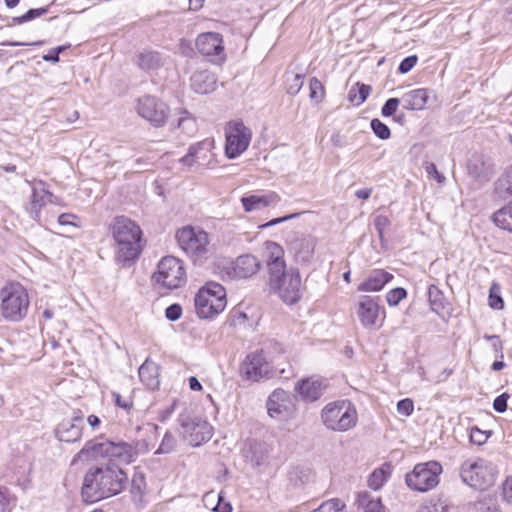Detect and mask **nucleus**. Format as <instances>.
<instances>
[{
    "mask_svg": "<svg viewBox=\"0 0 512 512\" xmlns=\"http://www.w3.org/2000/svg\"><path fill=\"white\" fill-rule=\"evenodd\" d=\"M127 479V474L114 465L91 469L84 477L82 497L93 503L117 495L124 489Z\"/></svg>",
    "mask_w": 512,
    "mask_h": 512,
    "instance_id": "nucleus-1",
    "label": "nucleus"
},
{
    "mask_svg": "<svg viewBox=\"0 0 512 512\" xmlns=\"http://www.w3.org/2000/svg\"><path fill=\"white\" fill-rule=\"evenodd\" d=\"M115 242V259L118 263H129L136 260L142 250L140 227L125 216H117L110 226Z\"/></svg>",
    "mask_w": 512,
    "mask_h": 512,
    "instance_id": "nucleus-2",
    "label": "nucleus"
},
{
    "mask_svg": "<svg viewBox=\"0 0 512 512\" xmlns=\"http://www.w3.org/2000/svg\"><path fill=\"white\" fill-rule=\"evenodd\" d=\"M264 256L267 260L269 279L272 288H299L301 276L297 269L286 270L284 250L276 242L264 243Z\"/></svg>",
    "mask_w": 512,
    "mask_h": 512,
    "instance_id": "nucleus-3",
    "label": "nucleus"
},
{
    "mask_svg": "<svg viewBox=\"0 0 512 512\" xmlns=\"http://www.w3.org/2000/svg\"><path fill=\"white\" fill-rule=\"evenodd\" d=\"M496 475V466L480 457L469 458L460 466L462 481L475 489L486 490L491 487L496 480Z\"/></svg>",
    "mask_w": 512,
    "mask_h": 512,
    "instance_id": "nucleus-4",
    "label": "nucleus"
},
{
    "mask_svg": "<svg viewBox=\"0 0 512 512\" xmlns=\"http://www.w3.org/2000/svg\"><path fill=\"white\" fill-rule=\"evenodd\" d=\"M321 419L328 429L345 432L355 427L358 414L350 401L341 400L327 404L321 411Z\"/></svg>",
    "mask_w": 512,
    "mask_h": 512,
    "instance_id": "nucleus-5",
    "label": "nucleus"
},
{
    "mask_svg": "<svg viewBox=\"0 0 512 512\" xmlns=\"http://www.w3.org/2000/svg\"><path fill=\"white\" fill-rule=\"evenodd\" d=\"M442 471V465L437 461L418 463L405 475V483L411 490L425 493L439 484Z\"/></svg>",
    "mask_w": 512,
    "mask_h": 512,
    "instance_id": "nucleus-6",
    "label": "nucleus"
},
{
    "mask_svg": "<svg viewBox=\"0 0 512 512\" xmlns=\"http://www.w3.org/2000/svg\"><path fill=\"white\" fill-rule=\"evenodd\" d=\"M180 248L194 261L206 259L208 253L209 236L200 229L191 226L183 227L176 233Z\"/></svg>",
    "mask_w": 512,
    "mask_h": 512,
    "instance_id": "nucleus-7",
    "label": "nucleus"
},
{
    "mask_svg": "<svg viewBox=\"0 0 512 512\" xmlns=\"http://www.w3.org/2000/svg\"><path fill=\"white\" fill-rule=\"evenodd\" d=\"M158 270L152 278L163 288H181L186 283L185 269L181 260L166 256L158 263Z\"/></svg>",
    "mask_w": 512,
    "mask_h": 512,
    "instance_id": "nucleus-8",
    "label": "nucleus"
},
{
    "mask_svg": "<svg viewBox=\"0 0 512 512\" xmlns=\"http://www.w3.org/2000/svg\"><path fill=\"white\" fill-rule=\"evenodd\" d=\"M225 137V154L229 159H235L249 147L252 131L240 120L230 121L225 129Z\"/></svg>",
    "mask_w": 512,
    "mask_h": 512,
    "instance_id": "nucleus-9",
    "label": "nucleus"
},
{
    "mask_svg": "<svg viewBox=\"0 0 512 512\" xmlns=\"http://www.w3.org/2000/svg\"><path fill=\"white\" fill-rule=\"evenodd\" d=\"M194 302L197 316L211 320L225 309L226 290H198Z\"/></svg>",
    "mask_w": 512,
    "mask_h": 512,
    "instance_id": "nucleus-10",
    "label": "nucleus"
},
{
    "mask_svg": "<svg viewBox=\"0 0 512 512\" xmlns=\"http://www.w3.org/2000/svg\"><path fill=\"white\" fill-rule=\"evenodd\" d=\"M268 415L278 421L292 418L296 411L294 397L281 388L275 389L266 402Z\"/></svg>",
    "mask_w": 512,
    "mask_h": 512,
    "instance_id": "nucleus-11",
    "label": "nucleus"
},
{
    "mask_svg": "<svg viewBox=\"0 0 512 512\" xmlns=\"http://www.w3.org/2000/svg\"><path fill=\"white\" fill-rule=\"evenodd\" d=\"M1 311L5 319L18 321L22 319L29 307L27 290H2Z\"/></svg>",
    "mask_w": 512,
    "mask_h": 512,
    "instance_id": "nucleus-12",
    "label": "nucleus"
},
{
    "mask_svg": "<svg viewBox=\"0 0 512 512\" xmlns=\"http://www.w3.org/2000/svg\"><path fill=\"white\" fill-rule=\"evenodd\" d=\"M140 117L150 122L155 127L163 126L169 115L168 106L160 99L145 95L138 99L136 106Z\"/></svg>",
    "mask_w": 512,
    "mask_h": 512,
    "instance_id": "nucleus-13",
    "label": "nucleus"
},
{
    "mask_svg": "<svg viewBox=\"0 0 512 512\" xmlns=\"http://www.w3.org/2000/svg\"><path fill=\"white\" fill-rule=\"evenodd\" d=\"M271 365L263 354V351H255L248 354L240 366V375L243 379L257 382L264 377H269Z\"/></svg>",
    "mask_w": 512,
    "mask_h": 512,
    "instance_id": "nucleus-14",
    "label": "nucleus"
},
{
    "mask_svg": "<svg viewBox=\"0 0 512 512\" xmlns=\"http://www.w3.org/2000/svg\"><path fill=\"white\" fill-rule=\"evenodd\" d=\"M196 47L204 56L214 57V62L220 63L225 59L223 39L219 33H202L196 40Z\"/></svg>",
    "mask_w": 512,
    "mask_h": 512,
    "instance_id": "nucleus-15",
    "label": "nucleus"
},
{
    "mask_svg": "<svg viewBox=\"0 0 512 512\" xmlns=\"http://www.w3.org/2000/svg\"><path fill=\"white\" fill-rule=\"evenodd\" d=\"M357 314L365 328H376L381 325L382 319L378 301L371 296L360 298Z\"/></svg>",
    "mask_w": 512,
    "mask_h": 512,
    "instance_id": "nucleus-16",
    "label": "nucleus"
},
{
    "mask_svg": "<svg viewBox=\"0 0 512 512\" xmlns=\"http://www.w3.org/2000/svg\"><path fill=\"white\" fill-rule=\"evenodd\" d=\"M107 444H109L108 440L87 441L83 448L74 456L71 465H77L78 463H88L90 461H96L101 458H109V448L106 447Z\"/></svg>",
    "mask_w": 512,
    "mask_h": 512,
    "instance_id": "nucleus-17",
    "label": "nucleus"
},
{
    "mask_svg": "<svg viewBox=\"0 0 512 512\" xmlns=\"http://www.w3.org/2000/svg\"><path fill=\"white\" fill-rule=\"evenodd\" d=\"M109 448V458L117 460L120 463L129 464L133 462L143 448L144 451L147 450V447L144 443L136 442V443H126V442H118L114 443L109 441V444L106 445Z\"/></svg>",
    "mask_w": 512,
    "mask_h": 512,
    "instance_id": "nucleus-18",
    "label": "nucleus"
},
{
    "mask_svg": "<svg viewBox=\"0 0 512 512\" xmlns=\"http://www.w3.org/2000/svg\"><path fill=\"white\" fill-rule=\"evenodd\" d=\"M261 268V262L251 254L239 256L231 269L226 271L230 279H245L255 275Z\"/></svg>",
    "mask_w": 512,
    "mask_h": 512,
    "instance_id": "nucleus-19",
    "label": "nucleus"
},
{
    "mask_svg": "<svg viewBox=\"0 0 512 512\" xmlns=\"http://www.w3.org/2000/svg\"><path fill=\"white\" fill-rule=\"evenodd\" d=\"M83 417L74 416L71 419L63 420L58 424L55 434L60 441L64 442H76L82 436L83 430Z\"/></svg>",
    "mask_w": 512,
    "mask_h": 512,
    "instance_id": "nucleus-20",
    "label": "nucleus"
},
{
    "mask_svg": "<svg viewBox=\"0 0 512 512\" xmlns=\"http://www.w3.org/2000/svg\"><path fill=\"white\" fill-rule=\"evenodd\" d=\"M469 174L481 183L488 182L494 174L493 163L481 154H474L467 165Z\"/></svg>",
    "mask_w": 512,
    "mask_h": 512,
    "instance_id": "nucleus-21",
    "label": "nucleus"
},
{
    "mask_svg": "<svg viewBox=\"0 0 512 512\" xmlns=\"http://www.w3.org/2000/svg\"><path fill=\"white\" fill-rule=\"evenodd\" d=\"M326 387V384L315 377H310L298 381L295 385V391L304 401H316L319 399Z\"/></svg>",
    "mask_w": 512,
    "mask_h": 512,
    "instance_id": "nucleus-22",
    "label": "nucleus"
},
{
    "mask_svg": "<svg viewBox=\"0 0 512 512\" xmlns=\"http://www.w3.org/2000/svg\"><path fill=\"white\" fill-rule=\"evenodd\" d=\"M182 426L190 431L191 444L193 446H199L203 442H207L212 437V426L202 420L192 421L191 423H182Z\"/></svg>",
    "mask_w": 512,
    "mask_h": 512,
    "instance_id": "nucleus-23",
    "label": "nucleus"
},
{
    "mask_svg": "<svg viewBox=\"0 0 512 512\" xmlns=\"http://www.w3.org/2000/svg\"><path fill=\"white\" fill-rule=\"evenodd\" d=\"M279 201L280 197L275 192H269L266 194H253L242 197L241 199L243 208L246 212L260 210L272 204H277Z\"/></svg>",
    "mask_w": 512,
    "mask_h": 512,
    "instance_id": "nucleus-24",
    "label": "nucleus"
},
{
    "mask_svg": "<svg viewBox=\"0 0 512 512\" xmlns=\"http://www.w3.org/2000/svg\"><path fill=\"white\" fill-rule=\"evenodd\" d=\"M216 77L207 70H199L191 76V88L199 94H208L216 88Z\"/></svg>",
    "mask_w": 512,
    "mask_h": 512,
    "instance_id": "nucleus-25",
    "label": "nucleus"
},
{
    "mask_svg": "<svg viewBox=\"0 0 512 512\" xmlns=\"http://www.w3.org/2000/svg\"><path fill=\"white\" fill-rule=\"evenodd\" d=\"M428 100L429 92L424 88L411 90L401 98L403 108L406 110H422L426 107Z\"/></svg>",
    "mask_w": 512,
    "mask_h": 512,
    "instance_id": "nucleus-26",
    "label": "nucleus"
},
{
    "mask_svg": "<svg viewBox=\"0 0 512 512\" xmlns=\"http://www.w3.org/2000/svg\"><path fill=\"white\" fill-rule=\"evenodd\" d=\"M46 196L47 192L45 190L38 191L36 188H32L29 201L24 206L32 220L37 222L40 220V211L46 204Z\"/></svg>",
    "mask_w": 512,
    "mask_h": 512,
    "instance_id": "nucleus-27",
    "label": "nucleus"
},
{
    "mask_svg": "<svg viewBox=\"0 0 512 512\" xmlns=\"http://www.w3.org/2000/svg\"><path fill=\"white\" fill-rule=\"evenodd\" d=\"M139 377L143 384L149 389H155L159 386V373L158 366L147 359L140 367H139Z\"/></svg>",
    "mask_w": 512,
    "mask_h": 512,
    "instance_id": "nucleus-28",
    "label": "nucleus"
},
{
    "mask_svg": "<svg viewBox=\"0 0 512 512\" xmlns=\"http://www.w3.org/2000/svg\"><path fill=\"white\" fill-rule=\"evenodd\" d=\"M357 504L364 512H385L381 498L368 491H361L357 495Z\"/></svg>",
    "mask_w": 512,
    "mask_h": 512,
    "instance_id": "nucleus-29",
    "label": "nucleus"
},
{
    "mask_svg": "<svg viewBox=\"0 0 512 512\" xmlns=\"http://www.w3.org/2000/svg\"><path fill=\"white\" fill-rule=\"evenodd\" d=\"M394 276L382 269L372 270L367 279L360 285L359 288H383Z\"/></svg>",
    "mask_w": 512,
    "mask_h": 512,
    "instance_id": "nucleus-30",
    "label": "nucleus"
},
{
    "mask_svg": "<svg viewBox=\"0 0 512 512\" xmlns=\"http://www.w3.org/2000/svg\"><path fill=\"white\" fill-rule=\"evenodd\" d=\"M494 192L500 198L512 195V168L506 170L495 182Z\"/></svg>",
    "mask_w": 512,
    "mask_h": 512,
    "instance_id": "nucleus-31",
    "label": "nucleus"
},
{
    "mask_svg": "<svg viewBox=\"0 0 512 512\" xmlns=\"http://www.w3.org/2000/svg\"><path fill=\"white\" fill-rule=\"evenodd\" d=\"M493 221L499 228L512 232V201L493 214Z\"/></svg>",
    "mask_w": 512,
    "mask_h": 512,
    "instance_id": "nucleus-32",
    "label": "nucleus"
},
{
    "mask_svg": "<svg viewBox=\"0 0 512 512\" xmlns=\"http://www.w3.org/2000/svg\"><path fill=\"white\" fill-rule=\"evenodd\" d=\"M163 64V58L158 52L144 51L140 53L138 65L144 70H155Z\"/></svg>",
    "mask_w": 512,
    "mask_h": 512,
    "instance_id": "nucleus-33",
    "label": "nucleus"
},
{
    "mask_svg": "<svg viewBox=\"0 0 512 512\" xmlns=\"http://www.w3.org/2000/svg\"><path fill=\"white\" fill-rule=\"evenodd\" d=\"M371 87L365 84L357 83L348 92V99L354 106H360L369 96Z\"/></svg>",
    "mask_w": 512,
    "mask_h": 512,
    "instance_id": "nucleus-34",
    "label": "nucleus"
},
{
    "mask_svg": "<svg viewBox=\"0 0 512 512\" xmlns=\"http://www.w3.org/2000/svg\"><path fill=\"white\" fill-rule=\"evenodd\" d=\"M389 476V471L384 467L375 469L368 477V486L377 491L387 482Z\"/></svg>",
    "mask_w": 512,
    "mask_h": 512,
    "instance_id": "nucleus-35",
    "label": "nucleus"
},
{
    "mask_svg": "<svg viewBox=\"0 0 512 512\" xmlns=\"http://www.w3.org/2000/svg\"><path fill=\"white\" fill-rule=\"evenodd\" d=\"M177 127L184 133L192 135L196 131V122L188 111L183 110L179 112Z\"/></svg>",
    "mask_w": 512,
    "mask_h": 512,
    "instance_id": "nucleus-36",
    "label": "nucleus"
},
{
    "mask_svg": "<svg viewBox=\"0 0 512 512\" xmlns=\"http://www.w3.org/2000/svg\"><path fill=\"white\" fill-rule=\"evenodd\" d=\"M296 256L302 261H308L314 252V243L310 239H302L295 243Z\"/></svg>",
    "mask_w": 512,
    "mask_h": 512,
    "instance_id": "nucleus-37",
    "label": "nucleus"
},
{
    "mask_svg": "<svg viewBox=\"0 0 512 512\" xmlns=\"http://www.w3.org/2000/svg\"><path fill=\"white\" fill-rule=\"evenodd\" d=\"M304 84V76L301 74L288 73L286 75V89L291 95H296Z\"/></svg>",
    "mask_w": 512,
    "mask_h": 512,
    "instance_id": "nucleus-38",
    "label": "nucleus"
},
{
    "mask_svg": "<svg viewBox=\"0 0 512 512\" xmlns=\"http://www.w3.org/2000/svg\"><path fill=\"white\" fill-rule=\"evenodd\" d=\"M216 495L214 492H208L204 495V501H213L215 500ZM218 502L216 506L213 508L215 512H232V506L230 502L224 501V497L222 496V493H219L217 495Z\"/></svg>",
    "mask_w": 512,
    "mask_h": 512,
    "instance_id": "nucleus-39",
    "label": "nucleus"
},
{
    "mask_svg": "<svg viewBox=\"0 0 512 512\" xmlns=\"http://www.w3.org/2000/svg\"><path fill=\"white\" fill-rule=\"evenodd\" d=\"M370 126L374 134L382 140L388 139L391 135L389 127L377 118L371 120Z\"/></svg>",
    "mask_w": 512,
    "mask_h": 512,
    "instance_id": "nucleus-40",
    "label": "nucleus"
},
{
    "mask_svg": "<svg viewBox=\"0 0 512 512\" xmlns=\"http://www.w3.org/2000/svg\"><path fill=\"white\" fill-rule=\"evenodd\" d=\"M284 303L292 305L300 299L299 290H273Z\"/></svg>",
    "mask_w": 512,
    "mask_h": 512,
    "instance_id": "nucleus-41",
    "label": "nucleus"
},
{
    "mask_svg": "<svg viewBox=\"0 0 512 512\" xmlns=\"http://www.w3.org/2000/svg\"><path fill=\"white\" fill-rule=\"evenodd\" d=\"M176 445V439L175 437L167 432L165 433L162 442L159 446V448L156 451V454H167L170 453Z\"/></svg>",
    "mask_w": 512,
    "mask_h": 512,
    "instance_id": "nucleus-42",
    "label": "nucleus"
},
{
    "mask_svg": "<svg viewBox=\"0 0 512 512\" xmlns=\"http://www.w3.org/2000/svg\"><path fill=\"white\" fill-rule=\"evenodd\" d=\"M428 296L432 310L440 313V309L444 308L442 290H428Z\"/></svg>",
    "mask_w": 512,
    "mask_h": 512,
    "instance_id": "nucleus-43",
    "label": "nucleus"
},
{
    "mask_svg": "<svg viewBox=\"0 0 512 512\" xmlns=\"http://www.w3.org/2000/svg\"><path fill=\"white\" fill-rule=\"evenodd\" d=\"M318 512H346L345 505L338 499H332L320 505Z\"/></svg>",
    "mask_w": 512,
    "mask_h": 512,
    "instance_id": "nucleus-44",
    "label": "nucleus"
},
{
    "mask_svg": "<svg viewBox=\"0 0 512 512\" xmlns=\"http://www.w3.org/2000/svg\"><path fill=\"white\" fill-rule=\"evenodd\" d=\"M146 487L145 476L143 473H135L132 478V490L133 494L142 495Z\"/></svg>",
    "mask_w": 512,
    "mask_h": 512,
    "instance_id": "nucleus-45",
    "label": "nucleus"
},
{
    "mask_svg": "<svg viewBox=\"0 0 512 512\" xmlns=\"http://www.w3.org/2000/svg\"><path fill=\"white\" fill-rule=\"evenodd\" d=\"M414 411V402L410 398H405L397 403V412L405 417H409Z\"/></svg>",
    "mask_w": 512,
    "mask_h": 512,
    "instance_id": "nucleus-46",
    "label": "nucleus"
},
{
    "mask_svg": "<svg viewBox=\"0 0 512 512\" xmlns=\"http://www.w3.org/2000/svg\"><path fill=\"white\" fill-rule=\"evenodd\" d=\"M310 98L319 101L323 97V86L317 78H312L309 84Z\"/></svg>",
    "mask_w": 512,
    "mask_h": 512,
    "instance_id": "nucleus-47",
    "label": "nucleus"
},
{
    "mask_svg": "<svg viewBox=\"0 0 512 512\" xmlns=\"http://www.w3.org/2000/svg\"><path fill=\"white\" fill-rule=\"evenodd\" d=\"M400 102L402 101L399 98H389L381 109L382 116H392L397 111Z\"/></svg>",
    "mask_w": 512,
    "mask_h": 512,
    "instance_id": "nucleus-48",
    "label": "nucleus"
},
{
    "mask_svg": "<svg viewBox=\"0 0 512 512\" xmlns=\"http://www.w3.org/2000/svg\"><path fill=\"white\" fill-rule=\"evenodd\" d=\"M489 434L478 427H472L470 430V441L476 445H482L488 440Z\"/></svg>",
    "mask_w": 512,
    "mask_h": 512,
    "instance_id": "nucleus-49",
    "label": "nucleus"
},
{
    "mask_svg": "<svg viewBox=\"0 0 512 512\" xmlns=\"http://www.w3.org/2000/svg\"><path fill=\"white\" fill-rule=\"evenodd\" d=\"M407 290H389L386 299L389 305L396 306L402 299L406 298Z\"/></svg>",
    "mask_w": 512,
    "mask_h": 512,
    "instance_id": "nucleus-50",
    "label": "nucleus"
},
{
    "mask_svg": "<svg viewBox=\"0 0 512 512\" xmlns=\"http://www.w3.org/2000/svg\"><path fill=\"white\" fill-rule=\"evenodd\" d=\"M390 225V220L384 215H378L374 219V227L377 230L380 239H383L384 230Z\"/></svg>",
    "mask_w": 512,
    "mask_h": 512,
    "instance_id": "nucleus-51",
    "label": "nucleus"
},
{
    "mask_svg": "<svg viewBox=\"0 0 512 512\" xmlns=\"http://www.w3.org/2000/svg\"><path fill=\"white\" fill-rule=\"evenodd\" d=\"M417 60H418V58L415 55L406 57L399 64L398 71L401 74L408 73L416 65Z\"/></svg>",
    "mask_w": 512,
    "mask_h": 512,
    "instance_id": "nucleus-52",
    "label": "nucleus"
},
{
    "mask_svg": "<svg viewBox=\"0 0 512 512\" xmlns=\"http://www.w3.org/2000/svg\"><path fill=\"white\" fill-rule=\"evenodd\" d=\"M182 315V308L179 304H172L165 310V316L170 321L178 320Z\"/></svg>",
    "mask_w": 512,
    "mask_h": 512,
    "instance_id": "nucleus-53",
    "label": "nucleus"
},
{
    "mask_svg": "<svg viewBox=\"0 0 512 512\" xmlns=\"http://www.w3.org/2000/svg\"><path fill=\"white\" fill-rule=\"evenodd\" d=\"M509 395L507 393H503L499 396H497L493 402V408L498 413H503L507 409V401H508Z\"/></svg>",
    "mask_w": 512,
    "mask_h": 512,
    "instance_id": "nucleus-54",
    "label": "nucleus"
},
{
    "mask_svg": "<svg viewBox=\"0 0 512 512\" xmlns=\"http://www.w3.org/2000/svg\"><path fill=\"white\" fill-rule=\"evenodd\" d=\"M209 144L206 142H198L192 146H190L188 153L193 156L197 161L201 158L200 154L202 151L208 150Z\"/></svg>",
    "mask_w": 512,
    "mask_h": 512,
    "instance_id": "nucleus-55",
    "label": "nucleus"
},
{
    "mask_svg": "<svg viewBox=\"0 0 512 512\" xmlns=\"http://www.w3.org/2000/svg\"><path fill=\"white\" fill-rule=\"evenodd\" d=\"M112 396L115 400V404L123 409H130L133 405V402L131 400V398L128 396V397H123L122 395H120L119 393L117 392H113L112 393Z\"/></svg>",
    "mask_w": 512,
    "mask_h": 512,
    "instance_id": "nucleus-56",
    "label": "nucleus"
},
{
    "mask_svg": "<svg viewBox=\"0 0 512 512\" xmlns=\"http://www.w3.org/2000/svg\"><path fill=\"white\" fill-rule=\"evenodd\" d=\"M502 496L507 503L512 501V476L506 478L502 485Z\"/></svg>",
    "mask_w": 512,
    "mask_h": 512,
    "instance_id": "nucleus-57",
    "label": "nucleus"
},
{
    "mask_svg": "<svg viewBox=\"0 0 512 512\" xmlns=\"http://www.w3.org/2000/svg\"><path fill=\"white\" fill-rule=\"evenodd\" d=\"M489 305L493 309H502L504 307L503 299L500 295L496 293V290H489Z\"/></svg>",
    "mask_w": 512,
    "mask_h": 512,
    "instance_id": "nucleus-58",
    "label": "nucleus"
},
{
    "mask_svg": "<svg viewBox=\"0 0 512 512\" xmlns=\"http://www.w3.org/2000/svg\"><path fill=\"white\" fill-rule=\"evenodd\" d=\"M425 171L427 172L428 175L434 177L438 183L444 182L445 177L438 172L437 167L434 163L427 162L425 164Z\"/></svg>",
    "mask_w": 512,
    "mask_h": 512,
    "instance_id": "nucleus-59",
    "label": "nucleus"
},
{
    "mask_svg": "<svg viewBox=\"0 0 512 512\" xmlns=\"http://www.w3.org/2000/svg\"><path fill=\"white\" fill-rule=\"evenodd\" d=\"M417 512H448V509L442 503H435L421 505Z\"/></svg>",
    "mask_w": 512,
    "mask_h": 512,
    "instance_id": "nucleus-60",
    "label": "nucleus"
},
{
    "mask_svg": "<svg viewBox=\"0 0 512 512\" xmlns=\"http://www.w3.org/2000/svg\"><path fill=\"white\" fill-rule=\"evenodd\" d=\"M47 11V8L30 9L25 13V18L27 21H30L36 17L44 15Z\"/></svg>",
    "mask_w": 512,
    "mask_h": 512,
    "instance_id": "nucleus-61",
    "label": "nucleus"
},
{
    "mask_svg": "<svg viewBox=\"0 0 512 512\" xmlns=\"http://www.w3.org/2000/svg\"><path fill=\"white\" fill-rule=\"evenodd\" d=\"M297 215L298 214L295 213V214H291V215H288V216L272 219L269 222L261 225L260 228H267V227H271V226L277 225L279 223H283V222H285V221H287L289 219H292V218L296 217Z\"/></svg>",
    "mask_w": 512,
    "mask_h": 512,
    "instance_id": "nucleus-62",
    "label": "nucleus"
},
{
    "mask_svg": "<svg viewBox=\"0 0 512 512\" xmlns=\"http://www.w3.org/2000/svg\"><path fill=\"white\" fill-rule=\"evenodd\" d=\"M76 218L74 214L63 213L58 217V223L60 225H74L72 219Z\"/></svg>",
    "mask_w": 512,
    "mask_h": 512,
    "instance_id": "nucleus-63",
    "label": "nucleus"
},
{
    "mask_svg": "<svg viewBox=\"0 0 512 512\" xmlns=\"http://www.w3.org/2000/svg\"><path fill=\"white\" fill-rule=\"evenodd\" d=\"M485 339L493 341V348L496 352L502 351V343L497 335L485 336Z\"/></svg>",
    "mask_w": 512,
    "mask_h": 512,
    "instance_id": "nucleus-64",
    "label": "nucleus"
}]
</instances>
